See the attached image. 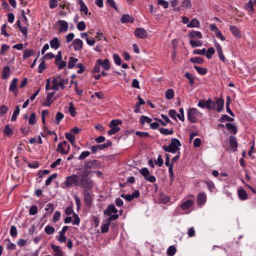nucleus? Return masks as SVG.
I'll use <instances>...</instances> for the list:
<instances>
[{
	"mask_svg": "<svg viewBox=\"0 0 256 256\" xmlns=\"http://www.w3.org/2000/svg\"><path fill=\"white\" fill-rule=\"evenodd\" d=\"M68 83V80H64L61 77L60 78V80L59 82V84L62 89H64L65 88V85L67 84Z\"/></svg>",
	"mask_w": 256,
	"mask_h": 256,
	"instance_id": "052dcab7",
	"label": "nucleus"
},
{
	"mask_svg": "<svg viewBox=\"0 0 256 256\" xmlns=\"http://www.w3.org/2000/svg\"><path fill=\"white\" fill-rule=\"evenodd\" d=\"M215 47L216 48L218 54V55L220 59L222 60L223 62H225L226 61V58L225 56L223 54V51L222 50V48L220 46V45L216 42L215 44Z\"/></svg>",
	"mask_w": 256,
	"mask_h": 256,
	"instance_id": "f3484780",
	"label": "nucleus"
},
{
	"mask_svg": "<svg viewBox=\"0 0 256 256\" xmlns=\"http://www.w3.org/2000/svg\"><path fill=\"white\" fill-rule=\"evenodd\" d=\"M234 120V119L233 118H230V117L229 116H227L226 114H224V115H222V116L220 118V122H226V121L232 122Z\"/></svg>",
	"mask_w": 256,
	"mask_h": 256,
	"instance_id": "603ef678",
	"label": "nucleus"
},
{
	"mask_svg": "<svg viewBox=\"0 0 256 256\" xmlns=\"http://www.w3.org/2000/svg\"><path fill=\"white\" fill-rule=\"evenodd\" d=\"M36 122V118L35 113H32L28 117V123L30 124L34 125Z\"/></svg>",
	"mask_w": 256,
	"mask_h": 256,
	"instance_id": "ea45409f",
	"label": "nucleus"
},
{
	"mask_svg": "<svg viewBox=\"0 0 256 256\" xmlns=\"http://www.w3.org/2000/svg\"><path fill=\"white\" fill-rule=\"evenodd\" d=\"M65 136L66 140H68L72 146H74V144L75 142V138L74 134H71L70 132H66L65 134Z\"/></svg>",
	"mask_w": 256,
	"mask_h": 256,
	"instance_id": "72a5a7b5",
	"label": "nucleus"
},
{
	"mask_svg": "<svg viewBox=\"0 0 256 256\" xmlns=\"http://www.w3.org/2000/svg\"><path fill=\"white\" fill-rule=\"evenodd\" d=\"M10 234L13 238H16L17 236L18 232L15 226H12L10 229Z\"/></svg>",
	"mask_w": 256,
	"mask_h": 256,
	"instance_id": "4d7b16f0",
	"label": "nucleus"
},
{
	"mask_svg": "<svg viewBox=\"0 0 256 256\" xmlns=\"http://www.w3.org/2000/svg\"><path fill=\"white\" fill-rule=\"evenodd\" d=\"M56 28L60 32H66L68 30V23L63 20H58L55 24Z\"/></svg>",
	"mask_w": 256,
	"mask_h": 256,
	"instance_id": "0eeeda50",
	"label": "nucleus"
},
{
	"mask_svg": "<svg viewBox=\"0 0 256 256\" xmlns=\"http://www.w3.org/2000/svg\"><path fill=\"white\" fill-rule=\"evenodd\" d=\"M50 43L51 48H54V50L58 49L60 46L58 39L57 38H54L50 42Z\"/></svg>",
	"mask_w": 256,
	"mask_h": 256,
	"instance_id": "a878e982",
	"label": "nucleus"
},
{
	"mask_svg": "<svg viewBox=\"0 0 256 256\" xmlns=\"http://www.w3.org/2000/svg\"><path fill=\"white\" fill-rule=\"evenodd\" d=\"M70 148V145L68 144L66 141H64L58 144L56 150L62 154H64L68 152Z\"/></svg>",
	"mask_w": 256,
	"mask_h": 256,
	"instance_id": "6e6552de",
	"label": "nucleus"
},
{
	"mask_svg": "<svg viewBox=\"0 0 256 256\" xmlns=\"http://www.w3.org/2000/svg\"><path fill=\"white\" fill-rule=\"evenodd\" d=\"M55 94L54 92H51L48 93L46 98L44 100V102H42V106H50L53 102V97Z\"/></svg>",
	"mask_w": 256,
	"mask_h": 256,
	"instance_id": "ddd939ff",
	"label": "nucleus"
},
{
	"mask_svg": "<svg viewBox=\"0 0 256 256\" xmlns=\"http://www.w3.org/2000/svg\"><path fill=\"white\" fill-rule=\"evenodd\" d=\"M34 54V51L30 49H26L24 51L23 58L27 59Z\"/></svg>",
	"mask_w": 256,
	"mask_h": 256,
	"instance_id": "473e14b6",
	"label": "nucleus"
},
{
	"mask_svg": "<svg viewBox=\"0 0 256 256\" xmlns=\"http://www.w3.org/2000/svg\"><path fill=\"white\" fill-rule=\"evenodd\" d=\"M78 59L74 57H70L68 62V68L70 69L76 66V64L78 62Z\"/></svg>",
	"mask_w": 256,
	"mask_h": 256,
	"instance_id": "7c9ffc66",
	"label": "nucleus"
},
{
	"mask_svg": "<svg viewBox=\"0 0 256 256\" xmlns=\"http://www.w3.org/2000/svg\"><path fill=\"white\" fill-rule=\"evenodd\" d=\"M176 252V248L174 246H170L167 250V254L170 256H173Z\"/></svg>",
	"mask_w": 256,
	"mask_h": 256,
	"instance_id": "09e8293b",
	"label": "nucleus"
},
{
	"mask_svg": "<svg viewBox=\"0 0 256 256\" xmlns=\"http://www.w3.org/2000/svg\"><path fill=\"white\" fill-rule=\"evenodd\" d=\"M73 217L74 218V220H72V223L73 224H76L78 226L80 222V219L78 216V215L75 213L73 214Z\"/></svg>",
	"mask_w": 256,
	"mask_h": 256,
	"instance_id": "0e129e2a",
	"label": "nucleus"
},
{
	"mask_svg": "<svg viewBox=\"0 0 256 256\" xmlns=\"http://www.w3.org/2000/svg\"><path fill=\"white\" fill-rule=\"evenodd\" d=\"M238 196L242 200H245L248 198L246 191L242 188L238 190Z\"/></svg>",
	"mask_w": 256,
	"mask_h": 256,
	"instance_id": "2f4dec72",
	"label": "nucleus"
},
{
	"mask_svg": "<svg viewBox=\"0 0 256 256\" xmlns=\"http://www.w3.org/2000/svg\"><path fill=\"white\" fill-rule=\"evenodd\" d=\"M45 210L50 214H52L54 210V206L52 203H48L46 204Z\"/></svg>",
	"mask_w": 256,
	"mask_h": 256,
	"instance_id": "864d4df0",
	"label": "nucleus"
},
{
	"mask_svg": "<svg viewBox=\"0 0 256 256\" xmlns=\"http://www.w3.org/2000/svg\"><path fill=\"white\" fill-rule=\"evenodd\" d=\"M182 6L186 9H190L192 7L190 0H183L182 2Z\"/></svg>",
	"mask_w": 256,
	"mask_h": 256,
	"instance_id": "79ce46f5",
	"label": "nucleus"
},
{
	"mask_svg": "<svg viewBox=\"0 0 256 256\" xmlns=\"http://www.w3.org/2000/svg\"><path fill=\"white\" fill-rule=\"evenodd\" d=\"M77 28L79 30H84L86 29V24L84 22L82 21L77 24Z\"/></svg>",
	"mask_w": 256,
	"mask_h": 256,
	"instance_id": "774afa93",
	"label": "nucleus"
},
{
	"mask_svg": "<svg viewBox=\"0 0 256 256\" xmlns=\"http://www.w3.org/2000/svg\"><path fill=\"white\" fill-rule=\"evenodd\" d=\"M226 128L232 132L234 134H236L237 132V129L236 127L231 123H227L226 124Z\"/></svg>",
	"mask_w": 256,
	"mask_h": 256,
	"instance_id": "f704fd0d",
	"label": "nucleus"
},
{
	"mask_svg": "<svg viewBox=\"0 0 256 256\" xmlns=\"http://www.w3.org/2000/svg\"><path fill=\"white\" fill-rule=\"evenodd\" d=\"M4 132L7 136H9L12 134V130L10 128L8 125H6L4 130Z\"/></svg>",
	"mask_w": 256,
	"mask_h": 256,
	"instance_id": "680f3d73",
	"label": "nucleus"
},
{
	"mask_svg": "<svg viewBox=\"0 0 256 256\" xmlns=\"http://www.w3.org/2000/svg\"><path fill=\"white\" fill-rule=\"evenodd\" d=\"M113 58L115 64L118 66L121 64L122 60L120 56L116 54H114Z\"/></svg>",
	"mask_w": 256,
	"mask_h": 256,
	"instance_id": "3c124183",
	"label": "nucleus"
},
{
	"mask_svg": "<svg viewBox=\"0 0 256 256\" xmlns=\"http://www.w3.org/2000/svg\"><path fill=\"white\" fill-rule=\"evenodd\" d=\"M174 91L172 89H168L166 92V96L167 99L170 100L174 98Z\"/></svg>",
	"mask_w": 256,
	"mask_h": 256,
	"instance_id": "de8ad7c7",
	"label": "nucleus"
},
{
	"mask_svg": "<svg viewBox=\"0 0 256 256\" xmlns=\"http://www.w3.org/2000/svg\"><path fill=\"white\" fill-rule=\"evenodd\" d=\"M187 26L188 28H198L200 26V22L196 18H193L187 24Z\"/></svg>",
	"mask_w": 256,
	"mask_h": 256,
	"instance_id": "c756f323",
	"label": "nucleus"
},
{
	"mask_svg": "<svg viewBox=\"0 0 256 256\" xmlns=\"http://www.w3.org/2000/svg\"><path fill=\"white\" fill-rule=\"evenodd\" d=\"M97 62L103 68L104 70H108L110 68L109 60L107 58L104 60L100 58L98 59Z\"/></svg>",
	"mask_w": 256,
	"mask_h": 256,
	"instance_id": "4468645a",
	"label": "nucleus"
},
{
	"mask_svg": "<svg viewBox=\"0 0 256 256\" xmlns=\"http://www.w3.org/2000/svg\"><path fill=\"white\" fill-rule=\"evenodd\" d=\"M198 106L202 108H206L208 110H216L220 112L224 108V100L222 98L215 97L214 100L210 98L208 100L200 99Z\"/></svg>",
	"mask_w": 256,
	"mask_h": 256,
	"instance_id": "f03ea898",
	"label": "nucleus"
},
{
	"mask_svg": "<svg viewBox=\"0 0 256 256\" xmlns=\"http://www.w3.org/2000/svg\"><path fill=\"white\" fill-rule=\"evenodd\" d=\"M18 82V79L17 78H14L11 82L10 86V90L14 92L16 96L18 94V90H17V82Z\"/></svg>",
	"mask_w": 256,
	"mask_h": 256,
	"instance_id": "a211bd4d",
	"label": "nucleus"
},
{
	"mask_svg": "<svg viewBox=\"0 0 256 256\" xmlns=\"http://www.w3.org/2000/svg\"><path fill=\"white\" fill-rule=\"evenodd\" d=\"M4 242H7L8 243L6 244V248L9 250H14L16 248V245L11 242L10 240L8 238L4 240Z\"/></svg>",
	"mask_w": 256,
	"mask_h": 256,
	"instance_id": "58836bf2",
	"label": "nucleus"
},
{
	"mask_svg": "<svg viewBox=\"0 0 256 256\" xmlns=\"http://www.w3.org/2000/svg\"><path fill=\"white\" fill-rule=\"evenodd\" d=\"M60 76L53 78L52 84V88H51L52 90H58L59 86H60L59 82L60 80Z\"/></svg>",
	"mask_w": 256,
	"mask_h": 256,
	"instance_id": "5701e85b",
	"label": "nucleus"
},
{
	"mask_svg": "<svg viewBox=\"0 0 256 256\" xmlns=\"http://www.w3.org/2000/svg\"><path fill=\"white\" fill-rule=\"evenodd\" d=\"M118 217V214H114L112 216L108 217L107 218L106 222L102 224L101 226V232L106 233L108 232L111 222L117 220Z\"/></svg>",
	"mask_w": 256,
	"mask_h": 256,
	"instance_id": "423d86ee",
	"label": "nucleus"
},
{
	"mask_svg": "<svg viewBox=\"0 0 256 256\" xmlns=\"http://www.w3.org/2000/svg\"><path fill=\"white\" fill-rule=\"evenodd\" d=\"M140 194L138 190H136L132 194H122L120 196L122 198H124L128 202H130L135 198H137L140 196Z\"/></svg>",
	"mask_w": 256,
	"mask_h": 256,
	"instance_id": "f8f14e48",
	"label": "nucleus"
},
{
	"mask_svg": "<svg viewBox=\"0 0 256 256\" xmlns=\"http://www.w3.org/2000/svg\"><path fill=\"white\" fill-rule=\"evenodd\" d=\"M230 30L234 36H235L237 38L241 37L240 32L239 28L237 26H230Z\"/></svg>",
	"mask_w": 256,
	"mask_h": 256,
	"instance_id": "412c9836",
	"label": "nucleus"
},
{
	"mask_svg": "<svg viewBox=\"0 0 256 256\" xmlns=\"http://www.w3.org/2000/svg\"><path fill=\"white\" fill-rule=\"evenodd\" d=\"M88 174H86V172H84L82 176L74 174L68 176L66 177L64 182L65 186L66 188H70L72 186H76L82 188L86 185H88V182L92 180V179L88 177Z\"/></svg>",
	"mask_w": 256,
	"mask_h": 256,
	"instance_id": "f257e3e1",
	"label": "nucleus"
},
{
	"mask_svg": "<svg viewBox=\"0 0 256 256\" xmlns=\"http://www.w3.org/2000/svg\"><path fill=\"white\" fill-rule=\"evenodd\" d=\"M112 145V142L110 140H107L104 144H98L96 146H92V151L93 153L96 152L99 150H102Z\"/></svg>",
	"mask_w": 256,
	"mask_h": 256,
	"instance_id": "9d476101",
	"label": "nucleus"
},
{
	"mask_svg": "<svg viewBox=\"0 0 256 256\" xmlns=\"http://www.w3.org/2000/svg\"><path fill=\"white\" fill-rule=\"evenodd\" d=\"M190 62L194 64H202L204 62V60L201 57H194L190 58Z\"/></svg>",
	"mask_w": 256,
	"mask_h": 256,
	"instance_id": "4c0bfd02",
	"label": "nucleus"
},
{
	"mask_svg": "<svg viewBox=\"0 0 256 256\" xmlns=\"http://www.w3.org/2000/svg\"><path fill=\"white\" fill-rule=\"evenodd\" d=\"M152 121V119H151L150 118L146 116H141L140 118V124L142 126H144L145 124H150Z\"/></svg>",
	"mask_w": 256,
	"mask_h": 256,
	"instance_id": "cd10ccee",
	"label": "nucleus"
},
{
	"mask_svg": "<svg viewBox=\"0 0 256 256\" xmlns=\"http://www.w3.org/2000/svg\"><path fill=\"white\" fill-rule=\"evenodd\" d=\"M60 235L56 237V240L60 242H64L66 240L65 234L59 233Z\"/></svg>",
	"mask_w": 256,
	"mask_h": 256,
	"instance_id": "13d9d810",
	"label": "nucleus"
},
{
	"mask_svg": "<svg viewBox=\"0 0 256 256\" xmlns=\"http://www.w3.org/2000/svg\"><path fill=\"white\" fill-rule=\"evenodd\" d=\"M118 210L116 208L114 205V204H109L107 206L106 209L104 210V213L105 215L109 216L110 217L112 216L114 214H118Z\"/></svg>",
	"mask_w": 256,
	"mask_h": 256,
	"instance_id": "1a4fd4ad",
	"label": "nucleus"
},
{
	"mask_svg": "<svg viewBox=\"0 0 256 256\" xmlns=\"http://www.w3.org/2000/svg\"><path fill=\"white\" fill-rule=\"evenodd\" d=\"M215 50L214 48L211 47L208 49L207 51L206 52V56L208 59H210L212 58V56L214 54Z\"/></svg>",
	"mask_w": 256,
	"mask_h": 256,
	"instance_id": "c9c22d12",
	"label": "nucleus"
},
{
	"mask_svg": "<svg viewBox=\"0 0 256 256\" xmlns=\"http://www.w3.org/2000/svg\"><path fill=\"white\" fill-rule=\"evenodd\" d=\"M122 122L120 120H112L109 124L110 127L111 128V130L108 132V134L110 135H112L117 133L120 130L118 125L121 124Z\"/></svg>",
	"mask_w": 256,
	"mask_h": 256,
	"instance_id": "39448f33",
	"label": "nucleus"
},
{
	"mask_svg": "<svg viewBox=\"0 0 256 256\" xmlns=\"http://www.w3.org/2000/svg\"><path fill=\"white\" fill-rule=\"evenodd\" d=\"M58 176V174L56 173L53 174L51 176H49L48 178L46 181L45 184L46 186H48L50 185L52 182V180Z\"/></svg>",
	"mask_w": 256,
	"mask_h": 256,
	"instance_id": "a18cd8bd",
	"label": "nucleus"
},
{
	"mask_svg": "<svg viewBox=\"0 0 256 256\" xmlns=\"http://www.w3.org/2000/svg\"><path fill=\"white\" fill-rule=\"evenodd\" d=\"M72 44L76 51L80 50L82 48L83 42L80 39L76 38L74 40Z\"/></svg>",
	"mask_w": 256,
	"mask_h": 256,
	"instance_id": "dca6fc26",
	"label": "nucleus"
},
{
	"mask_svg": "<svg viewBox=\"0 0 256 256\" xmlns=\"http://www.w3.org/2000/svg\"><path fill=\"white\" fill-rule=\"evenodd\" d=\"M181 146L180 140L176 138H172V142L168 146H164L163 150L166 152L175 154Z\"/></svg>",
	"mask_w": 256,
	"mask_h": 256,
	"instance_id": "20e7f679",
	"label": "nucleus"
},
{
	"mask_svg": "<svg viewBox=\"0 0 256 256\" xmlns=\"http://www.w3.org/2000/svg\"><path fill=\"white\" fill-rule=\"evenodd\" d=\"M96 160H88L85 162V164L84 166V172H86L88 174V170L92 168H94L96 166Z\"/></svg>",
	"mask_w": 256,
	"mask_h": 256,
	"instance_id": "2eb2a0df",
	"label": "nucleus"
},
{
	"mask_svg": "<svg viewBox=\"0 0 256 256\" xmlns=\"http://www.w3.org/2000/svg\"><path fill=\"white\" fill-rule=\"evenodd\" d=\"M80 11L84 12L86 14H87L88 8L82 0H80Z\"/></svg>",
	"mask_w": 256,
	"mask_h": 256,
	"instance_id": "37998d69",
	"label": "nucleus"
},
{
	"mask_svg": "<svg viewBox=\"0 0 256 256\" xmlns=\"http://www.w3.org/2000/svg\"><path fill=\"white\" fill-rule=\"evenodd\" d=\"M38 212V208L36 206H32L29 210V214L30 215H35Z\"/></svg>",
	"mask_w": 256,
	"mask_h": 256,
	"instance_id": "e2e57ef3",
	"label": "nucleus"
},
{
	"mask_svg": "<svg viewBox=\"0 0 256 256\" xmlns=\"http://www.w3.org/2000/svg\"><path fill=\"white\" fill-rule=\"evenodd\" d=\"M206 196L204 192H200L198 194L197 198V202L198 204H202L206 202Z\"/></svg>",
	"mask_w": 256,
	"mask_h": 256,
	"instance_id": "aec40b11",
	"label": "nucleus"
},
{
	"mask_svg": "<svg viewBox=\"0 0 256 256\" xmlns=\"http://www.w3.org/2000/svg\"><path fill=\"white\" fill-rule=\"evenodd\" d=\"M185 76L189 80L190 84L192 86L194 83V78L190 73L186 72L184 74Z\"/></svg>",
	"mask_w": 256,
	"mask_h": 256,
	"instance_id": "c03bdc74",
	"label": "nucleus"
},
{
	"mask_svg": "<svg viewBox=\"0 0 256 256\" xmlns=\"http://www.w3.org/2000/svg\"><path fill=\"white\" fill-rule=\"evenodd\" d=\"M60 212L59 211H56L54 214L52 221L54 222H58L60 220Z\"/></svg>",
	"mask_w": 256,
	"mask_h": 256,
	"instance_id": "338daca9",
	"label": "nucleus"
},
{
	"mask_svg": "<svg viewBox=\"0 0 256 256\" xmlns=\"http://www.w3.org/2000/svg\"><path fill=\"white\" fill-rule=\"evenodd\" d=\"M134 36L137 38H145L148 37L147 32L143 28H136L134 32Z\"/></svg>",
	"mask_w": 256,
	"mask_h": 256,
	"instance_id": "9b49d317",
	"label": "nucleus"
},
{
	"mask_svg": "<svg viewBox=\"0 0 256 256\" xmlns=\"http://www.w3.org/2000/svg\"><path fill=\"white\" fill-rule=\"evenodd\" d=\"M206 50L204 48L202 50L196 49L193 50V54H200L204 56L206 54Z\"/></svg>",
	"mask_w": 256,
	"mask_h": 256,
	"instance_id": "bf43d9fd",
	"label": "nucleus"
},
{
	"mask_svg": "<svg viewBox=\"0 0 256 256\" xmlns=\"http://www.w3.org/2000/svg\"><path fill=\"white\" fill-rule=\"evenodd\" d=\"M205 182L209 190L211 192H213L215 189V186L214 182L210 180L206 181Z\"/></svg>",
	"mask_w": 256,
	"mask_h": 256,
	"instance_id": "8fccbe9b",
	"label": "nucleus"
},
{
	"mask_svg": "<svg viewBox=\"0 0 256 256\" xmlns=\"http://www.w3.org/2000/svg\"><path fill=\"white\" fill-rule=\"evenodd\" d=\"M10 74V69L8 66L4 67L2 71V78L6 79Z\"/></svg>",
	"mask_w": 256,
	"mask_h": 256,
	"instance_id": "bb28decb",
	"label": "nucleus"
},
{
	"mask_svg": "<svg viewBox=\"0 0 256 256\" xmlns=\"http://www.w3.org/2000/svg\"><path fill=\"white\" fill-rule=\"evenodd\" d=\"M193 204V201L190 200H188L184 202L180 205V208L182 210H186L189 209L192 204Z\"/></svg>",
	"mask_w": 256,
	"mask_h": 256,
	"instance_id": "4be33fe9",
	"label": "nucleus"
},
{
	"mask_svg": "<svg viewBox=\"0 0 256 256\" xmlns=\"http://www.w3.org/2000/svg\"><path fill=\"white\" fill-rule=\"evenodd\" d=\"M190 42L191 46L192 48H195L196 46H202V41H200V40L195 41L194 40H190Z\"/></svg>",
	"mask_w": 256,
	"mask_h": 256,
	"instance_id": "5fc2aeb1",
	"label": "nucleus"
},
{
	"mask_svg": "<svg viewBox=\"0 0 256 256\" xmlns=\"http://www.w3.org/2000/svg\"><path fill=\"white\" fill-rule=\"evenodd\" d=\"M189 36L190 38L194 39L196 38H202V34L200 32L198 31H192L190 32Z\"/></svg>",
	"mask_w": 256,
	"mask_h": 256,
	"instance_id": "c85d7f7f",
	"label": "nucleus"
},
{
	"mask_svg": "<svg viewBox=\"0 0 256 256\" xmlns=\"http://www.w3.org/2000/svg\"><path fill=\"white\" fill-rule=\"evenodd\" d=\"M44 231L46 234H52L54 233L55 230L53 226H47L44 228Z\"/></svg>",
	"mask_w": 256,
	"mask_h": 256,
	"instance_id": "49530a36",
	"label": "nucleus"
},
{
	"mask_svg": "<svg viewBox=\"0 0 256 256\" xmlns=\"http://www.w3.org/2000/svg\"><path fill=\"white\" fill-rule=\"evenodd\" d=\"M51 248L54 251V256H63V253L60 246L52 244Z\"/></svg>",
	"mask_w": 256,
	"mask_h": 256,
	"instance_id": "b1692460",
	"label": "nucleus"
},
{
	"mask_svg": "<svg viewBox=\"0 0 256 256\" xmlns=\"http://www.w3.org/2000/svg\"><path fill=\"white\" fill-rule=\"evenodd\" d=\"M90 154V152L88 151H85L84 152H82L80 156H79L78 159L80 160H84L86 157L89 156Z\"/></svg>",
	"mask_w": 256,
	"mask_h": 256,
	"instance_id": "69168bd1",
	"label": "nucleus"
},
{
	"mask_svg": "<svg viewBox=\"0 0 256 256\" xmlns=\"http://www.w3.org/2000/svg\"><path fill=\"white\" fill-rule=\"evenodd\" d=\"M159 130L160 132L164 135H170L174 133L172 130H169L168 128H161Z\"/></svg>",
	"mask_w": 256,
	"mask_h": 256,
	"instance_id": "a19ab883",
	"label": "nucleus"
},
{
	"mask_svg": "<svg viewBox=\"0 0 256 256\" xmlns=\"http://www.w3.org/2000/svg\"><path fill=\"white\" fill-rule=\"evenodd\" d=\"M194 68L196 70L198 74L202 75L206 74L208 71L206 68L200 67L198 66H194Z\"/></svg>",
	"mask_w": 256,
	"mask_h": 256,
	"instance_id": "e433bc0d",
	"label": "nucleus"
},
{
	"mask_svg": "<svg viewBox=\"0 0 256 256\" xmlns=\"http://www.w3.org/2000/svg\"><path fill=\"white\" fill-rule=\"evenodd\" d=\"M140 173L144 176V178H146V176H148V175L150 174L148 170L146 168H142L140 170Z\"/></svg>",
	"mask_w": 256,
	"mask_h": 256,
	"instance_id": "6e6d98bb",
	"label": "nucleus"
},
{
	"mask_svg": "<svg viewBox=\"0 0 256 256\" xmlns=\"http://www.w3.org/2000/svg\"><path fill=\"white\" fill-rule=\"evenodd\" d=\"M230 146L234 150H236L238 147L236 138L232 136H230Z\"/></svg>",
	"mask_w": 256,
	"mask_h": 256,
	"instance_id": "393cba45",
	"label": "nucleus"
},
{
	"mask_svg": "<svg viewBox=\"0 0 256 256\" xmlns=\"http://www.w3.org/2000/svg\"><path fill=\"white\" fill-rule=\"evenodd\" d=\"M120 21L122 23L133 22L134 18L128 14H124L121 17Z\"/></svg>",
	"mask_w": 256,
	"mask_h": 256,
	"instance_id": "6ab92c4d",
	"label": "nucleus"
},
{
	"mask_svg": "<svg viewBox=\"0 0 256 256\" xmlns=\"http://www.w3.org/2000/svg\"><path fill=\"white\" fill-rule=\"evenodd\" d=\"M86 186L82 188L84 200L87 205L91 204L92 201L93 192L92 188L94 186V182L91 180Z\"/></svg>",
	"mask_w": 256,
	"mask_h": 256,
	"instance_id": "7ed1b4c3",
	"label": "nucleus"
}]
</instances>
